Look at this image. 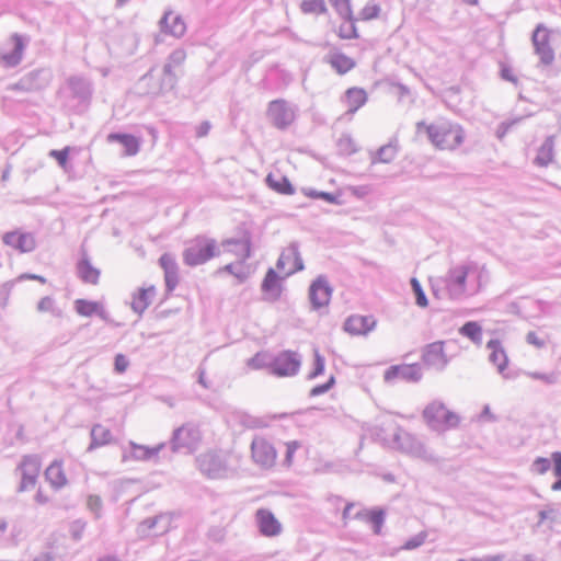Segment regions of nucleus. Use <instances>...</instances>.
<instances>
[{
	"label": "nucleus",
	"mask_w": 561,
	"mask_h": 561,
	"mask_svg": "<svg viewBox=\"0 0 561 561\" xmlns=\"http://www.w3.org/2000/svg\"><path fill=\"white\" fill-rule=\"evenodd\" d=\"M159 264L164 273L165 289L172 293L179 284V265L175 256L171 253H163L159 259Z\"/></svg>",
	"instance_id": "obj_24"
},
{
	"label": "nucleus",
	"mask_w": 561,
	"mask_h": 561,
	"mask_svg": "<svg viewBox=\"0 0 561 561\" xmlns=\"http://www.w3.org/2000/svg\"><path fill=\"white\" fill-rule=\"evenodd\" d=\"M41 469L42 460L38 455H24L15 468V474L20 477L16 492L23 493L34 490L38 482Z\"/></svg>",
	"instance_id": "obj_6"
},
{
	"label": "nucleus",
	"mask_w": 561,
	"mask_h": 561,
	"mask_svg": "<svg viewBox=\"0 0 561 561\" xmlns=\"http://www.w3.org/2000/svg\"><path fill=\"white\" fill-rule=\"evenodd\" d=\"M165 443H160L153 447L138 445L134 442L129 443V451L124 450L123 461L127 460H141L147 461L158 457L159 453L165 447Z\"/></svg>",
	"instance_id": "obj_22"
},
{
	"label": "nucleus",
	"mask_w": 561,
	"mask_h": 561,
	"mask_svg": "<svg viewBox=\"0 0 561 561\" xmlns=\"http://www.w3.org/2000/svg\"><path fill=\"white\" fill-rule=\"evenodd\" d=\"M91 443L88 450L91 451L100 446L106 445L112 439V433L101 424H95L91 430Z\"/></svg>",
	"instance_id": "obj_39"
},
{
	"label": "nucleus",
	"mask_w": 561,
	"mask_h": 561,
	"mask_svg": "<svg viewBox=\"0 0 561 561\" xmlns=\"http://www.w3.org/2000/svg\"><path fill=\"white\" fill-rule=\"evenodd\" d=\"M266 114L277 129L285 130L296 118V107L284 99H277L268 103Z\"/></svg>",
	"instance_id": "obj_10"
},
{
	"label": "nucleus",
	"mask_w": 561,
	"mask_h": 561,
	"mask_svg": "<svg viewBox=\"0 0 561 561\" xmlns=\"http://www.w3.org/2000/svg\"><path fill=\"white\" fill-rule=\"evenodd\" d=\"M297 448H298L297 442H289L286 444V454H285V459H284L285 465H287V466L291 465L293 457H294V454L296 453Z\"/></svg>",
	"instance_id": "obj_62"
},
{
	"label": "nucleus",
	"mask_w": 561,
	"mask_h": 561,
	"mask_svg": "<svg viewBox=\"0 0 561 561\" xmlns=\"http://www.w3.org/2000/svg\"><path fill=\"white\" fill-rule=\"evenodd\" d=\"M426 538H427V533L426 531H420L415 536H413L410 539H408L404 542V545L402 546V549H404V550L416 549V548L421 547L425 542Z\"/></svg>",
	"instance_id": "obj_56"
},
{
	"label": "nucleus",
	"mask_w": 561,
	"mask_h": 561,
	"mask_svg": "<svg viewBox=\"0 0 561 561\" xmlns=\"http://www.w3.org/2000/svg\"><path fill=\"white\" fill-rule=\"evenodd\" d=\"M368 95L363 88L353 87L345 91L342 102L347 106L346 115L353 116L366 104Z\"/></svg>",
	"instance_id": "obj_29"
},
{
	"label": "nucleus",
	"mask_w": 561,
	"mask_h": 561,
	"mask_svg": "<svg viewBox=\"0 0 561 561\" xmlns=\"http://www.w3.org/2000/svg\"><path fill=\"white\" fill-rule=\"evenodd\" d=\"M219 254L215 239L197 236L190 241L183 251V262L187 266L195 267L205 264Z\"/></svg>",
	"instance_id": "obj_2"
},
{
	"label": "nucleus",
	"mask_w": 561,
	"mask_h": 561,
	"mask_svg": "<svg viewBox=\"0 0 561 561\" xmlns=\"http://www.w3.org/2000/svg\"><path fill=\"white\" fill-rule=\"evenodd\" d=\"M51 80L48 69H35L25 73L13 87V90L32 92L45 89Z\"/></svg>",
	"instance_id": "obj_15"
},
{
	"label": "nucleus",
	"mask_w": 561,
	"mask_h": 561,
	"mask_svg": "<svg viewBox=\"0 0 561 561\" xmlns=\"http://www.w3.org/2000/svg\"><path fill=\"white\" fill-rule=\"evenodd\" d=\"M178 82V77L174 72V70L170 69V65H164L162 69V77L160 79L159 87L154 88L153 90L149 91L150 94H159L169 92L174 89Z\"/></svg>",
	"instance_id": "obj_38"
},
{
	"label": "nucleus",
	"mask_w": 561,
	"mask_h": 561,
	"mask_svg": "<svg viewBox=\"0 0 561 561\" xmlns=\"http://www.w3.org/2000/svg\"><path fill=\"white\" fill-rule=\"evenodd\" d=\"M222 245L228 252L236 254L239 257V265L244 263L251 257V236L249 232H244L240 239H228Z\"/></svg>",
	"instance_id": "obj_28"
},
{
	"label": "nucleus",
	"mask_w": 561,
	"mask_h": 561,
	"mask_svg": "<svg viewBox=\"0 0 561 561\" xmlns=\"http://www.w3.org/2000/svg\"><path fill=\"white\" fill-rule=\"evenodd\" d=\"M314 360H313V369L308 375L309 379H314L318 376L322 375L324 373L325 367V359L324 357L319 353L318 350H314Z\"/></svg>",
	"instance_id": "obj_52"
},
{
	"label": "nucleus",
	"mask_w": 561,
	"mask_h": 561,
	"mask_svg": "<svg viewBox=\"0 0 561 561\" xmlns=\"http://www.w3.org/2000/svg\"><path fill=\"white\" fill-rule=\"evenodd\" d=\"M305 194H306V196H308L310 198L322 199L329 204H334V205L341 204L340 196L336 194H333V193L309 188V190L305 191Z\"/></svg>",
	"instance_id": "obj_48"
},
{
	"label": "nucleus",
	"mask_w": 561,
	"mask_h": 561,
	"mask_svg": "<svg viewBox=\"0 0 561 561\" xmlns=\"http://www.w3.org/2000/svg\"><path fill=\"white\" fill-rule=\"evenodd\" d=\"M459 333L476 345L482 344V327L477 321L463 323L459 329Z\"/></svg>",
	"instance_id": "obj_42"
},
{
	"label": "nucleus",
	"mask_w": 561,
	"mask_h": 561,
	"mask_svg": "<svg viewBox=\"0 0 561 561\" xmlns=\"http://www.w3.org/2000/svg\"><path fill=\"white\" fill-rule=\"evenodd\" d=\"M195 463L199 472L208 479H227L233 473L228 465L227 456L221 451L203 453L195 458Z\"/></svg>",
	"instance_id": "obj_3"
},
{
	"label": "nucleus",
	"mask_w": 561,
	"mask_h": 561,
	"mask_svg": "<svg viewBox=\"0 0 561 561\" xmlns=\"http://www.w3.org/2000/svg\"><path fill=\"white\" fill-rule=\"evenodd\" d=\"M554 141L553 136L545 139L535 158V163L539 167H547L553 159Z\"/></svg>",
	"instance_id": "obj_40"
},
{
	"label": "nucleus",
	"mask_w": 561,
	"mask_h": 561,
	"mask_svg": "<svg viewBox=\"0 0 561 561\" xmlns=\"http://www.w3.org/2000/svg\"><path fill=\"white\" fill-rule=\"evenodd\" d=\"M255 520L260 533L265 537H275L282 533L280 523L270 510H257L255 513Z\"/></svg>",
	"instance_id": "obj_23"
},
{
	"label": "nucleus",
	"mask_w": 561,
	"mask_h": 561,
	"mask_svg": "<svg viewBox=\"0 0 561 561\" xmlns=\"http://www.w3.org/2000/svg\"><path fill=\"white\" fill-rule=\"evenodd\" d=\"M486 348L490 350L489 362L496 367L500 375L504 378H508L510 375L506 373L508 357L502 343L496 339H492L486 343Z\"/></svg>",
	"instance_id": "obj_26"
},
{
	"label": "nucleus",
	"mask_w": 561,
	"mask_h": 561,
	"mask_svg": "<svg viewBox=\"0 0 561 561\" xmlns=\"http://www.w3.org/2000/svg\"><path fill=\"white\" fill-rule=\"evenodd\" d=\"M78 275L84 283L96 285L100 278V271L92 266L90 260L84 256L77 264Z\"/></svg>",
	"instance_id": "obj_35"
},
{
	"label": "nucleus",
	"mask_w": 561,
	"mask_h": 561,
	"mask_svg": "<svg viewBox=\"0 0 561 561\" xmlns=\"http://www.w3.org/2000/svg\"><path fill=\"white\" fill-rule=\"evenodd\" d=\"M169 519L164 515L149 517L137 526V535L139 538H147L151 535H161L167 531Z\"/></svg>",
	"instance_id": "obj_25"
},
{
	"label": "nucleus",
	"mask_w": 561,
	"mask_h": 561,
	"mask_svg": "<svg viewBox=\"0 0 561 561\" xmlns=\"http://www.w3.org/2000/svg\"><path fill=\"white\" fill-rule=\"evenodd\" d=\"M380 13V7L376 3L368 2L359 12V16L364 21H369L378 18Z\"/></svg>",
	"instance_id": "obj_55"
},
{
	"label": "nucleus",
	"mask_w": 561,
	"mask_h": 561,
	"mask_svg": "<svg viewBox=\"0 0 561 561\" xmlns=\"http://www.w3.org/2000/svg\"><path fill=\"white\" fill-rule=\"evenodd\" d=\"M14 284H15L14 280H9L1 285V287H0V299L2 300L1 308H5V306L8 305V300H9L10 294L14 287Z\"/></svg>",
	"instance_id": "obj_60"
},
{
	"label": "nucleus",
	"mask_w": 561,
	"mask_h": 561,
	"mask_svg": "<svg viewBox=\"0 0 561 561\" xmlns=\"http://www.w3.org/2000/svg\"><path fill=\"white\" fill-rule=\"evenodd\" d=\"M423 419L428 427L436 432H445L456 427L460 422L459 416L448 410L439 400H434L425 407Z\"/></svg>",
	"instance_id": "obj_4"
},
{
	"label": "nucleus",
	"mask_w": 561,
	"mask_h": 561,
	"mask_svg": "<svg viewBox=\"0 0 561 561\" xmlns=\"http://www.w3.org/2000/svg\"><path fill=\"white\" fill-rule=\"evenodd\" d=\"M333 294V288L330 285L327 276L319 275L313 279L309 286L308 298L312 310H320L328 307Z\"/></svg>",
	"instance_id": "obj_11"
},
{
	"label": "nucleus",
	"mask_w": 561,
	"mask_h": 561,
	"mask_svg": "<svg viewBox=\"0 0 561 561\" xmlns=\"http://www.w3.org/2000/svg\"><path fill=\"white\" fill-rule=\"evenodd\" d=\"M33 561H61L60 558L57 557L56 553H54L50 550L42 551L38 553Z\"/></svg>",
	"instance_id": "obj_64"
},
{
	"label": "nucleus",
	"mask_w": 561,
	"mask_h": 561,
	"mask_svg": "<svg viewBox=\"0 0 561 561\" xmlns=\"http://www.w3.org/2000/svg\"><path fill=\"white\" fill-rule=\"evenodd\" d=\"M334 385H335V378H334V376H330V378L328 379L327 382L313 387L310 390L309 396L310 397L321 396V394L328 392Z\"/></svg>",
	"instance_id": "obj_58"
},
{
	"label": "nucleus",
	"mask_w": 561,
	"mask_h": 561,
	"mask_svg": "<svg viewBox=\"0 0 561 561\" xmlns=\"http://www.w3.org/2000/svg\"><path fill=\"white\" fill-rule=\"evenodd\" d=\"M286 265H291V267L285 272V277H289L305 270V264L299 252V244L297 242H291L285 248L276 262V267L279 271H283Z\"/></svg>",
	"instance_id": "obj_18"
},
{
	"label": "nucleus",
	"mask_w": 561,
	"mask_h": 561,
	"mask_svg": "<svg viewBox=\"0 0 561 561\" xmlns=\"http://www.w3.org/2000/svg\"><path fill=\"white\" fill-rule=\"evenodd\" d=\"M392 447L415 458L426 461L435 460L434 455L426 449L422 442L401 427H397L393 433Z\"/></svg>",
	"instance_id": "obj_7"
},
{
	"label": "nucleus",
	"mask_w": 561,
	"mask_h": 561,
	"mask_svg": "<svg viewBox=\"0 0 561 561\" xmlns=\"http://www.w3.org/2000/svg\"><path fill=\"white\" fill-rule=\"evenodd\" d=\"M186 58V53L182 48L174 49L168 57L164 65H170V69L181 66Z\"/></svg>",
	"instance_id": "obj_53"
},
{
	"label": "nucleus",
	"mask_w": 561,
	"mask_h": 561,
	"mask_svg": "<svg viewBox=\"0 0 561 561\" xmlns=\"http://www.w3.org/2000/svg\"><path fill=\"white\" fill-rule=\"evenodd\" d=\"M273 355L266 352H259L253 357L249 358L247 365L252 369L268 368L272 374Z\"/></svg>",
	"instance_id": "obj_43"
},
{
	"label": "nucleus",
	"mask_w": 561,
	"mask_h": 561,
	"mask_svg": "<svg viewBox=\"0 0 561 561\" xmlns=\"http://www.w3.org/2000/svg\"><path fill=\"white\" fill-rule=\"evenodd\" d=\"M108 142H118L124 147V154L136 156L140 149V140L130 134L111 133L107 135Z\"/></svg>",
	"instance_id": "obj_31"
},
{
	"label": "nucleus",
	"mask_w": 561,
	"mask_h": 561,
	"mask_svg": "<svg viewBox=\"0 0 561 561\" xmlns=\"http://www.w3.org/2000/svg\"><path fill=\"white\" fill-rule=\"evenodd\" d=\"M251 456L255 465L268 469L275 465L277 453L266 438L255 436L251 443Z\"/></svg>",
	"instance_id": "obj_14"
},
{
	"label": "nucleus",
	"mask_w": 561,
	"mask_h": 561,
	"mask_svg": "<svg viewBox=\"0 0 561 561\" xmlns=\"http://www.w3.org/2000/svg\"><path fill=\"white\" fill-rule=\"evenodd\" d=\"M339 152L345 156H351L357 151L356 144L351 135L343 134L337 140Z\"/></svg>",
	"instance_id": "obj_47"
},
{
	"label": "nucleus",
	"mask_w": 561,
	"mask_h": 561,
	"mask_svg": "<svg viewBox=\"0 0 561 561\" xmlns=\"http://www.w3.org/2000/svg\"><path fill=\"white\" fill-rule=\"evenodd\" d=\"M552 469L557 480L551 484L552 491H561V451L551 454V458L537 457L530 465V472L534 474H545Z\"/></svg>",
	"instance_id": "obj_13"
},
{
	"label": "nucleus",
	"mask_w": 561,
	"mask_h": 561,
	"mask_svg": "<svg viewBox=\"0 0 561 561\" xmlns=\"http://www.w3.org/2000/svg\"><path fill=\"white\" fill-rule=\"evenodd\" d=\"M88 508L95 515V518L101 517L102 513V500L99 495L90 494L87 499Z\"/></svg>",
	"instance_id": "obj_57"
},
{
	"label": "nucleus",
	"mask_w": 561,
	"mask_h": 561,
	"mask_svg": "<svg viewBox=\"0 0 561 561\" xmlns=\"http://www.w3.org/2000/svg\"><path fill=\"white\" fill-rule=\"evenodd\" d=\"M397 156L396 146L388 144L380 147L371 158V163H390Z\"/></svg>",
	"instance_id": "obj_44"
},
{
	"label": "nucleus",
	"mask_w": 561,
	"mask_h": 561,
	"mask_svg": "<svg viewBox=\"0 0 561 561\" xmlns=\"http://www.w3.org/2000/svg\"><path fill=\"white\" fill-rule=\"evenodd\" d=\"M68 87L75 98L85 101L91 96L92 90L90 82L81 77H71L68 80Z\"/></svg>",
	"instance_id": "obj_37"
},
{
	"label": "nucleus",
	"mask_w": 561,
	"mask_h": 561,
	"mask_svg": "<svg viewBox=\"0 0 561 561\" xmlns=\"http://www.w3.org/2000/svg\"><path fill=\"white\" fill-rule=\"evenodd\" d=\"M2 242L19 253L33 252L37 247L34 233L22 231L20 229L5 232L2 236Z\"/></svg>",
	"instance_id": "obj_16"
},
{
	"label": "nucleus",
	"mask_w": 561,
	"mask_h": 561,
	"mask_svg": "<svg viewBox=\"0 0 561 561\" xmlns=\"http://www.w3.org/2000/svg\"><path fill=\"white\" fill-rule=\"evenodd\" d=\"M376 325V320L373 316H350L345 323L344 330L353 335H365L373 331Z\"/></svg>",
	"instance_id": "obj_27"
},
{
	"label": "nucleus",
	"mask_w": 561,
	"mask_h": 561,
	"mask_svg": "<svg viewBox=\"0 0 561 561\" xmlns=\"http://www.w3.org/2000/svg\"><path fill=\"white\" fill-rule=\"evenodd\" d=\"M301 365V358L298 353L293 351H283L273 356L272 375L277 377H290L298 374Z\"/></svg>",
	"instance_id": "obj_12"
},
{
	"label": "nucleus",
	"mask_w": 561,
	"mask_h": 561,
	"mask_svg": "<svg viewBox=\"0 0 561 561\" xmlns=\"http://www.w3.org/2000/svg\"><path fill=\"white\" fill-rule=\"evenodd\" d=\"M99 304L100 302H98V301H90L87 299H77L75 301V309L80 316L91 317L98 310Z\"/></svg>",
	"instance_id": "obj_46"
},
{
	"label": "nucleus",
	"mask_w": 561,
	"mask_h": 561,
	"mask_svg": "<svg viewBox=\"0 0 561 561\" xmlns=\"http://www.w3.org/2000/svg\"><path fill=\"white\" fill-rule=\"evenodd\" d=\"M355 518L369 523L374 534L380 535L386 519V512L382 508L363 510L356 513Z\"/></svg>",
	"instance_id": "obj_32"
},
{
	"label": "nucleus",
	"mask_w": 561,
	"mask_h": 561,
	"mask_svg": "<svg viewBox=\"0 0 561 561\" xmlns=\"http://www.w3.org/2000/svg\"><path fill=\"white\" fill-rule=\"evenodd\" d=\"M416 128L419 131L424 128L430 140L440 149H454L460 146L465 139L463 129L458 125H426L424 122H419Z\"/></svg>",
	"instance_id": "obj_1"
},
{
	"label": "nucleus",
	"mask_w": 561,
	"mask_h": 561,
	"mask_svg": "<svg viewBox=\"0 0 561 561\" xmlns=\"http://www.w3.org/2000/svg\"><path fill=\"white\" fill-rule=\"evenodd\" d=\"M69 147H65L61 150H51L49 156L55 158L61 168H65L69 159Z\"/></svg>",
	"instance_id": "obj_59"
},
{
	"label": "nucleus",
	"mask_w": 561,
	"mask_h": 561,
	"mask_svg": "<svg viewBox=\"0 0 561 561\" xmlns=\"http://www.w3.org/2000/svg\"><path fill=\"white\" fill-rule=\"evenodd\" d=\"M45 478L50 485L58 490L67 484V479L60 461H53L45 470Z\"/></svg>",
	"instance_id": "obj_34"
},
{
	"label": "nucleus",
	"mask_w": 561,
	"mask_h": 561,
	"mask_svg": "<svg viewBox=\"0 0 561 561\" xmlns=\"http://www.w3.org/2000/svg\"><path fill=\"white\" fill-rule=\"evenodd\" d=\"M411 287H412V290L415 296V304L421 308L427 307V305H428L427 297H426L420 282L415 277L411 278Z\"/></svg>",
	"instance_id": "obj_51"
},
{
	"label": "nucleus",
	"mask_w": 561,
	"mask_h": 561,
	"mask_svg": "<svg viewBox=\"0 0 561 561\" xmlns=\"http://www.w3.org/2000/svg\"><path fill=\"white\" fill-rule=\"evenodd\" d=\"M201 439L202 434L198 426L188 422L173 431L169 445L173 453L187 455L197 449Z\"/></svg>",
	"instance_id": "obj_5"
},
{
	"label": "nucleus",
	"mask_w": 561,
	"mask_h": 561,
	"mask_svg": "<svg viewBox=\"0 0 561 561\" xmlns=\"http://www.w3.org/2000/svg\"><path fill=\"white\" fill-rule=\"evenodd\" d=\"M472 267L473 265L469 263L456 265L448 270L443 282L449 298L458 300L465 297L467 289L466 280Z\"/></svg>",
	"instance_id": "obj_8"
},
{
	"label": "nucleus",
	"mask_w": 561,
	"mask_h": 561,
	"mask_svg": "<svg viewBox=\"0 0 561 561\" xmlns=\"http://www.w3.org/2000/svg\"><path fill=\"white\" fill-rule=\"evenodd\" d=\"M534 53L539 58V65L549 67L553 64L556 55L550 45V30L543 24L536 25L531 34Z\"/></svg>",
	"instance_id": "obj_9"
},
{
	"label": "nucleus",
	"mask_w": 561,
	"mask_h": 561,
	"mask_svg": "<svg viewBox=\"0 0 561 561\" xmlns=\"http://www.w3.org/2000/svg\"><path fill=\"white\" fill-rule=\"evenodd\" d=\"M285 278V275L283 277L279 276L272 267L266 271L261 284V290L264 295V300L271 302L279 300L284 290L283 280Z\"/></svg>",
	"instance_id": "obj_19"
},
{
	"label": "nucleus",
	"mask_w": 561,
	"mask_h": 561,
	"mask_svg": "<svg viewBox=\"0 0 561 561\" xmlns=\"http://www.w3.org/2000/svg\"><path fill=\"white\" fill-rule=\"evenodd\" d=\"M266 183L272 190L276 191L277 193L284 195H291L295 193L293 184L286 176H274L273 174H268L266 176Z\"/></svg>",
	"instance_id": "obj_41"
},
{
	"label": "nucleus",
	"mask_w": 561,
	"mask_h": 561,
	"mask_svg": "<svg viewBox=\"0 0 561 561\" xmlns=\"http://www.w3.org/2000/svg\"><path fill=\"white\" fill-rule=\"evenodd\" d=\"M444 344L443 341L433 342L425 346L422 354L423 363L437 371H443L448 364Z\"/></svg>",
	"instance_id": "obj_20"
},
{
	"label": "nucleus",
	"mask_w": 561,
	"mask_h": 561,
	"mask_svg": "<svg viewBox=\"0 0 561 561\" xmlns=\"http://www.w3.org/2000/svg\"><path fill=\"white\" fill-rule=\"evenodd\" d=\"M38 312H50L53 316L59 317L61 311L56 307L54 298L50 296L43 297L37 302Z\"/></svg>",
	"instance_id": "obj_50"
},
{
	"label": "nucleus",
	"mask_w": 561,
	"mask_h": 561,
	"mask_svg": "<svg viewBox=\"0 0 561 561\" xmlns=\"http://www.w3.org/2000/svg\"><path fill=\"white\" fill-rule=\"evenodd\" d=\"M422 378V368L419 364H401L390 366L383 375L386 382L391 383L396 380L408 382H417Z\"/></svg>",
	"instance_id": "obj_17"
},
{
	"label": "nucleus",
	"mask_w": 561,
	"mask_h": 561,
	"mask_svg": "<svg viewBox=\"0 0 561 561\" xmlns=\"http://www.w3.org/2000/svg\"><path fill=\"white\" fill-rule=\"evenodd\" d=\"M129 362L123 354H117L114 358V369L118 374H123L128 368Z\"/></svg>",
	"instance_id": "obj_61"
},
{
	"label": "nucleus",
	"mask_w": 561,
	"mask_h": 561,
	"mask_svg": "<svg viewBox=\"0 0 561 561\" xmlns=\"http://www.w3.org/2000/svg\"><path fill=\"white\" fill-rule=\"evenodd\" d=\"M156 289L153 286L148 288H139L138 291L133 295V300L130 304L133 311L141 316L151 304Z\"/></svg>",
	"instance_id": "obj_33"
},
{
	"label": "nucleus",
	"mask_w": 561,
	"mask_h": 561,
	"mask_svg": "<svg viewBox=\"0 0 561 561\" xmlns=\"http://www.w3.org/2000/svg\"><path fill=\"white\" fill-rule=\"evenodd\" d=\"M161 31L174 37H181L186 31V25L180 15L169 11L160 20Z\"/></svg>",
	"instance_id": "obj_30"
},
{
	"label": "nucleus",
	"mask_w": 561,
	"mask_h": 561,
	"mask_svg": "<svg viewBox=\"0 0 561 561\" xmlns=\"http://www.w3.org/2000/svg\"><path fill=\"white\" fill-rule=\"evenodd\" d=\"M11 42L13 44L12 48L9 51L3 50L0 54V62L7 68L16 67L21 62L28 38L14 33L11 36Z\"/></svg>",
	"instance_id": "obj_21"
},
{
	"label": "nucleus",
	"mask_w": 561,
	"mask_h": 561,
	"mask_svg": "<svg viewBox=\"0 0 561 561\" xmlns=\"http://www.w3.org/2000/svg\"><path fill=\"white\" fill-rule=\"evenodd\" d=\"M300 8L304 13L322 14L327 12L323 0H302Z\"/></svg>",
	"instance_id": "obj_49"
},
{
	"label": "nucleus",
	"mask_w": 561,
	"mask_h": 561,
	"mask_svg": "<svg viewBox=\"0 0 561 561\" xmlns=\"http://www.w3.org/2000/svg\"><path fill=\"white\" fill-rule=\"evenodd\" d=\"M328 61L339 75H345L356 66L355 60L343 53L330 54Z\"/></svg>",
	"instance_id": "obj_36"
},
{
	"label": "nucleus",
	"mask_w": 561,
	"mask_h": 561,
	"mask_svg": "<svg viewBox=\"0 0 561 561\" xmlns=\"http://www.w3.org/2000/svg\"><path fill=\"white\" fill-rule=\"evenodd\" d=\"M526 342L531 344L538 348H541L546 345V341L537 335L536 332L530 331L526 335Z\"/></svg>",
	"instance_id": "obj_63"
},
{
	"label": "nucleus",
	"mask_w": 561,
	"mask_h": 561,
	"mask_svg": "<svg viewBox=\"0 0 561 561\" xmlns=\"http://www.w3.org/2000/svg\"><path fill=\"white\" fill-rule=\"evenodd\" d=\"M343 19H344V22L339 26V32H337L339 36L343 39L357 38L358 33H357L354 18L352 16L351 19L350 18H343Z\"/></svg>",
	"instance_id": "obj_45"
},
{
	"label": "nucleus",
	"mask_w": 561,
	"mask_h": 561,
	"mask_svg": "<svg viewBox=\"0 0 561 561\" xmlns=\"http://www.w3.org/2000/svg\"><path fill=\"white\" fill-rule=\"evenodd\" d=\"M330 2L342 18H352L351 0H330Z\"/></svg>",
	"instance_id": "obj_54"
}]
</instances>
